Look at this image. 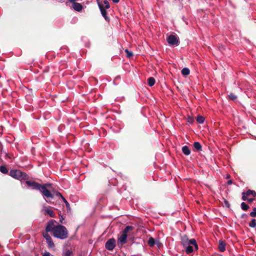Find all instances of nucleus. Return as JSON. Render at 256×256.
Listing matches in <instances>:
<instances>
[{"label": "nucleus", "instance_id": "f257e3e1", "mask_svg": "<svg viewBox=\"0 0 256 256\" xmlns=\"http://www.w3.org/2000/svg\"><path fill=\"white\" fill-rule=\"evenodd\" d=\"M182 242L183 246L186 248V252L187 254H189L194 251L193 247L191 245L194 246L196 250L198 249V246L195 239L192 238L188 240L187 237H183L182 240Z\"/></svg>", "mask_w": 256, "mask_h": 256}, {"label": "nucleus", "instance_id": "f03ea898", "mask_svg": "<svg viewBox=\"0 0 256 256\" xmlns=\"http://www.w3.org/2000/svg\"><path fill=\"white\" fill-rule=\"evenodd\" d=\"M52 235L58 238L64 240L68 237V230L65 226L58 224L56 226Z\"/></svg>", "mask_w": 256, "mask_h": 256}, {"label": "nucleus", "instance_id": "7ed1b4c3", "mask_svg": "<svg viewBox=\"0 0 256 256\" xmlns=\"http://www.w3.org/2000/svg\"><path fill=\"white\" fill-rule=\"evenodd\" d=\"M134 229V227L132 226H128L122 232L121 236L118 238V242L120 244L122 245L126 242V240L128 238L127 234L130 230Z\"/></svg>", "mask_w": 256, "mask_h": 256}, {"label": "nucleus", "instance_id": "20e7f679", "mask_svg": "<svg viewBox=\"0 0 256 256\" xmlns=\"http://www.w3.org/2000/svg\"><path fill=\"white\" fill-rule=\"evenodd\" d=\"M9 174L12 177L18 180H25L26 178V174L22 172L20 170H12L10 172Z\"/></svg>", "mask_w": 256, "mask_h": 256}, {"label": "nucleus", "instance_id": "39448f33", "mask_svg": "<svg viewBox=\"0 0 256 256\" xmlns=\"http://www.w3.org/2000/svg\"><path fill=\"white\" fill-rule=\"evenodd\" d=\"M50 186V184H43L42 186L40 191L41 192L42 194L46 198H52V194H51L50 191L46 188L47 186Z\"/></svg>", "mask_w": 256, "mask_h": 256}, {"label": "nucleus", "instance_id": "423d86ee", "mask_svg": "<svg viewBox=\"0 0 256 256\" xmlns=\"http://www.w3.org/2000/svg\"><path fill=\"white\" fill-rule=\"evenodd\" d=\"M167 41L170 45L177 46L179 44L178 38L174 35L170 36L167 38Z\"/></svg>", "mask_w": 256, "mask_h": 256}, {"label": "nucleus", "instance_id": "0eeeda50", "mask_svg": "<svg viewBox=\"0 0 256 256\" xmlns=\"http://www.w3.org/2000/svg\"><path fill=\"white\" fill-rule=\"evenodd\" d=\"M116 246V240L112 238L108 240L106 243L105 246L106 249L109 250H114Z\"/></svg>", "mask_w": 256, "mask_h": 256}, {"label": "nucleus", "instance_id": "6e6552de", "mask_svg": "<svg viewBox=\"0 0 256 256\" xmlns=\"http://www.w3.org/2000/svg\"><path fill=\"white\" fill-rule=\"evenodd\" d=\"M42 212L44 215H48L50 217H54V212L52 208L50 207L44 206L42 210Z\"/></svg>", "mask_w": 256, "mask_h": 256}, {"label": "nucleus", "instance_id": "1a4fd4ad", "mask_svg": "<svg viewBox=\"0 0 256 256\" xmlns=\"http://www.w3.org/2000/svg\"><path fill=\"white\" fill-rule=\"evenodd\" d=\"M26 184H28V186L32 188V189L39 190H40V188H41V186H42L40 184H39L34 181L30 180L26 181Z\"/></svg>", "mask_w": 256, "mask_h": 256}, {"label": "nucleus", "instance_id": "9d476101", "mask_svg": "<svg viewBox=\"0 0 256 256\" xmlns=\"http://www.w3.org/2000/svg\"><path fill=\"white\" fill-rule=\"evenodd\" d=\"M54 220H51L47 224L46 228V232H52V234L54 233V230L56 227V226L54 224Z\"/></svg>", "mask_w": 256, "mask_h": 256}, {"label": "nucleus", "instance_id": "9b49d317", "mask_svg": "<svg viewBox=\"0 0 256 256\" xmlns=\"http://www.w3.org/2000/svg\"><path fill=\"white\" fill-rule=\"evenodd\" d=\"M98 6L99 7V8L100 10V12L102 14V16L104 17L105 20H108V18L107 16V12L106 8H104V6H103V4H100V2L98 3Z\"/></svg>", "mask_w": 256, "mask_h": 256}, {"label": "nucleus", "instance_id": "f8f14e48", "mask_svg": "<svg viewBox=\"0 0 256 256\" xmlns=\"http://www.w3.org/2000/svg\"><path fill=\"white\" fill-rule=\"evenodd\" d=\"M218 248L221 252H224L226 250V243L224 241L222 240H219Z\"/></svg>", "mask_w": 256, "mask_h": 256}, {"label": "nucleus", "instance_id": "ddd939ff", "mask_svg": "<svg viewBox=\"0 0 256 256\" xmlns=\"http://www.w3.org/2000/svg\"><path fill=\"white\" fill-rule=\"evenodd\" d=\"M72 8L74 10H76L77 12H80L82 10V6L81 4L79 3H74L72 4Z\"/></svg>", "mask_w": 256, "mask_h": 256}, {"label": "nucleus", "instance_id": "4468645a", "mask_svg": "<svg viewBox=\"0 0 256 256\" xmlns=\"http://www.w3.org/2000/svg\"><path fill=\"white\" fill-rule=\"evenodd\" d=\"M182 152L186 156H188L190 154V150L188 146H186L182 148Z\"/></svg>", "mask_w": 256, "mask_h": 256}, {"label": "nucleus", "instance_id": "2eb2a0df", "mask_svg": "<svg viewBox=\"0 0 256 256\" xmlns=\"http://www.w3.org/2000/svg\"><path fill=\"white\" fill-rule=\"evenodd\" d=\"M148 242L150 247H152L156 244V240L153 238L150 237L148 238Z\"/></svg>", "mask_w": 256, "mask_h": 256}, {"label": "nucleus", "instance_id": "dca6fc26", "mask_svg": "<svg viewBox=\"0 0 256 256\" xmlns=\"http://www.w3.org/2000/svg\"><path fill=\"white\" fill-rule=\"evenodd\" d=\"M56 195L58 196H60L62 198V200L64 201V202L65 203L67 208H70V204H68V201L66 200V198L62 195V194L60 192H58Z\"/></svg>", "mask_w": 256, "mask_h": 256}, {"label": "nucleus", "instance_id": "f3484780", "mask_svg": "<svg viewBox=\"0 0 256 256\" xmlns=\"http://www.w3.org/2000/svg\"><path fill=\"white\" fill-rule=\"evenodd\" d=\"M148 84L150 86H153L155 84V80L154 78L150 77L148 80Z\"/></svg>", "mask_w": 256, "mask_h": 256}, {"label": "nucleus", "instance_id": "a211bd4d", "mask_svg": "<svg viewBox=\"0 0 256 256\" xmlns=\"http://www.w3.org/2000/svg\"><path fill=\"white\" fill-rule=\"evenodd\" d=\"M190 71L188 68H184L182 70V74L183 76H188L190 74Z\"/></svg>", "mask_w": 256, "mask_h": 256}, {"label": "nucleus", "instance_id": "6ab92c4d", "mask_svg": "<svg viewBox=\"0 0 256 256\" xmlns=\"http://www.w3.org/2000/svg\"><path fill=\"white\" fill-rule=\"evenodd\" d=\"M194 146L198 150H202V146L198 142H194Z\"/></svg>", "mask_w": 256, "mask_h": 256}, {"label": "nucleus", "instance_id": "aec40b11", "mask_svg": "<svg viewBox=\"0 0 256 256\" xmlns=\"http://www.w3.org/2000/svg\"><path fill=\"white\" fill-rule=\"evenodd\" d=\"M246 196H249L250 195H252L254 197H255L256 196V192L254 190H248L246 192Z\"/></svg>", "mask_w": 256, "mask_h": 256}, {"label": "nucleus", "instance_id": "412c9836", "mask_svg": "<svg viewBox=\"0 0 256 256\" xmlns=\"http://www.w3.org/2000/svg\"><path fill=\"white\" fill-rule=\"evenodd\" d=\"M0 172L2 174H8V170L5 166H0Z\"/></svg>", "mask_w": 256, "mask_h": 256}, {"label": "nucleus", "instance_id": "4be33fe9", "mask_svg": "<svg viewBox=\"0 0 256 256\" xmlns=\"http://www.w3.org/2000/svg\"><path fill=\"white\" fill-rule=\"evenodd\" d=\"M46 242L48 244V247L49 248H54V244L52 239L46 241Z\"/></svg>", "mask_w": 256, "mask_h": 256}, {"label": "nucleus", "instance_id": "5701e85b", "mask_svg": "<svg viewBox=\"0 0 256 256\" xmlns=\"http://www.w3.org/2000/svg\"><path fill=\"white\" fill-rule=\"evenodd\" d=\"M101 4H103V6H104V8H106V9H108L110 8L109 2L107 0H104L102 3H101Z\"/></svg>", "mask_w": 256, "mask_h": 256}, {"label": "nucleus", "instance_id": "b1692460", "mask_svg": "<svg viewBox=\"0 0 256 256\" xmlns=\"http://www.w3.org/2000/svg\"><path fill=\"white\" fill-rule=\"evenodd\" d=\"M241 208L242 210H247L248 209V208H249V206L246 204L245 202H242V204H241Z\"/></svg>", "mask_w": 256, "mask_h": 256}, {"label": "nucleus", "instance_id": "393cba45", "mask_svg": "<svg viewBox=\"0 0 256 256\" xmlns=\"http://www.w3.org/2000/svg\"><path fill=\"white\" fill-rule=\"evenodd\" d=\"M196 120L199 124H203L204 121V118L201 116H198Z\"/></svg>", "mask_w": 256, "mask_h": 256}, {"label": "nucleus", "instance_id": "a878e982", "mask_svg": "<svg viewBox=\"0 0 256 256\" xmlns=\"http://www.w3.org/2000/svg\"><path fill=\"white\" fill-rule=\"evenodd\" d=\"M249 226L252 228H255L256 226V220L252 219L249 223Z\"/></svg>", "mask_w": 256, "mask_h": 256}, {"label": "nucleus", "instance_id": "bb28decb", "mask_svg": "<svg viewBox=\"0 0 256 256\" xmlns=\"http://www.w3.org/2000/svg\"><path fill=\"white\" fill-rule=\"evenodd\" d=\"M125 52H126V56L128 58H130L133 55L132 52L128 50L127 49L125 50Z\"/></svg>", "mask_w": 256, "mask_h": 256}, {"label": "nucleus", "instance_id": "cd10ccee", "mask_svg": "<svg viewBox=\"0 0 256 256\" xmlns=\"http://www.w3.org/2000/svg\"><path fill=\"white\" fill-rule=\"evenodd\" d=\"M250 216L252 217H256V208H253V211L250 213Z\"/></svg>", "mask_w": 256, "mask_h": 256}, {"label": "nucleus", "instance_id": "c85d7f7f", "mask_svg": "<svg viewBox=\"0 0 256 256\" xmlns=\"http://www.w3.org/2000/svg\"><path fill=\"white\" fill-rule=\"evenodd\" d=\"M44 236L46 238V241H48L52 239L50 236L48 234H44Z\"/></svg>", "mask_w": 256, "mask_h": 256}, {"label": "nucleus", "instance_id": "c756f323", "mask_svg": "<svg viewBox=\"0 0 256 256\" xmlns=\"http://www.w3.org/2000/svg\"><path fill=\"white\" fill-rule=\"evenodd\" d=\"M64 256H72V252L70 250H67L64 254Z\"/></svg>", "mask_w": 256, "mask_h": 256}, {"label": "nucleus", "instance_id": "7c9ffc66", "mask_svg": "<svg viewBox=\"0 0 256 256\" xmlns=\"http://www.w3.org/2000/svg\"><path fill=\"white\" fill-rule=\"evenodd\" d=\"M156 244L157 245V246L158 248H160L162 246V244L160 242L159 240H156Z\"/></svg>", "mask_w": 256, "mask_h": 256}, {"label": "nucleus", "instance_id": "2f4dec72", "mask_svg": "<svg viewBox=\"0 0 256 256\" xmlns=\"http://www.w3.org/2000/svg\"><path fill=\"white\" fill-rule=\"evenodd\" d=\"M229 97L232 100H234L236 98V96H235L234 94H230L229 95Z\"/></svg>", "mask_w": 256, "mask_h": 256}, {"label": "nucleus", "instance_id": "473e14b6", "mask_svg": "<svg viewBox=\"0 0 256 256\" xmlns=\"http://www.w3.org/2000/svg\"><path fill=\"white\" fill-rule=\"evenodd\" d=\"M242 199L243 200H248V198L247 197L248 196H246V192H242Z\"/></svg>", "mask_w": 256, "mask_h": 256}, {"label": "nucleus", "instance_id": "72a5a7b5", "mask_svg": "<svg viewBox=\"0 0 256 256\" xmlns=\"http://www.w3.org/2000/svg\"><path fill=\"white\" fill-rule=\"evenodd\" d=\"M42 256H50V253L48 252H46L43 254Z\"/></svg>", "mask_w": 256, "mask_h": 256}, {"label": "nucleus", "instance_id": "f704fd0d", "mask_svg": "<svg viewBox=\"0 0 256 256\" xmlns=\"http://www.w3.org/2000/svg\"><path fill=\"white\" fill-rule=\"evenodd\" d=\"M192 121H193V120H192V118H188V122H190V123H192Z\"/></svg>", "mask_w": 256, "mask_h": 256}, {"label": "nucleus", "instance_id": "c9c22d12", "mask_svg": "<svg viewBox=\"0 0 256 256\" xmlns=\"http://www.w3.org/2000/svg\"><path fill=\"white\" fill-rule=\"evenodd\" d=\"M228 185L232 184V180H229L227 182Z\"/></svg>", "mask_w": 256, "mask_h": 256}, {"label": "nucleus", "instance_id": "e433bc0d", "mask_svg": "<svg viewBox=\"0 0 256 256\" xmlns=\"http://www.w3.org/2000/svg\"><path fill=\"white\" fill-rule=\"evenodd\" d=\"M224 202H225V204L226 205L228 206V207H229L230 206V204H228V202L226 201V200H224Z\"/></svg>", "mask_w": 256, "mask_h": 256}, {"label": "nucleus", "instance_id": "4c0bfd02", "mask_svg": "<svg viewBox=\"0 0 256 256\" xmlns=\"http://www.w3.org/2000/svg\"><path fill=\"white\" fill-rule=\"evenodd\" d=\"M247 200L248 202H252L254 200V199L253 198H248Z\"/></svg>", "mask_w": 256, "mask_h": 256}, {"label": "nucleus", "instance_id": "58836bf2", "mask_svg": "<svg viewBox=\"0 0 256 256\" xmlns=\"http://www.w3.org/2000/svg\"><path fill=\"white\" fill-rule=\"evenodd\" d=\"M69 2L72 3L73 4L75 2L76 0H68Z\"/></svg>", "mask_w": 256, "mask_h": 256}, {"label": "nucleus", "instance_id": "ea45409f", "mask_svg": "<svg viewBox=\"0 0 256 256\" xmlns=\"http://www.w3.org/2000/svg\"><path fill=\"white\" fill-rule=\"evenodd\" d=\"M114 3H118L120 0H112Z\"/></svg>", "mask_w": 256, "mask_h": 256}, {"label": "nucleus", "instance_id": "a19ab883", "mask_svg": "<svg viewBox=\"0 0 256 256\" xmlns=\"http://www.w3.org/2000/svg\"><path fill=\"white\" fill-rule=\"evenodd\" d=\"M230 178V174H228L226 176V178Z\"/></svg>", "mask_w": 256, "mask_h": 256}, {"label": "nucleus", "instance_id": "79ce46f5", "mask_svg": "<svg viewBox=\"0 0 256 256\" xmlns=\"http://www.w3.org/2000/svg\"><path fill=\"white\" fill-rule=\"evenodd\" d=\"M99 0H96V1L98 2V3L99 2H99Z\"/></svg>", "mask_w": 256, "mask_h": 256}]
</instances>
